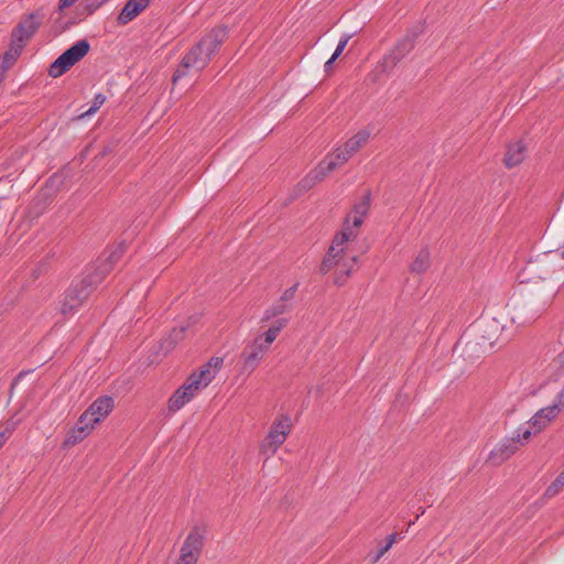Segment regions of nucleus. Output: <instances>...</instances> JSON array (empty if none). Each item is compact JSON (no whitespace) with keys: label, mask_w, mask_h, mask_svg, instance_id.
I'll return each mask as SVG.
<instances>
[{"label":"nucleus","mask_w":564,"mask_h":564,"mask_svg":"<svg viewBox=\"0 0 564 564\" xmlns=\"http://www.w3.org/2000/svg\"><path fill=\"white\" fill-rule=\"evenodd\" d=\"M349 217L345 218L343 229L336 234L333 242L325 254L319 271L322 274L327 273L334 267L339 268L344 261H346V243L354 240L357 234L348 226Z\"/></svg>","instance_id":"f257e3e1"},{"label":"nucleus","mask_w":564,"mask_h":564,"mask_svg":"<svg viewBox=\"0 0 564 564\" xmlns=\"http://www.w3.org/2000/svg\"><path fill=\"white\" fill-rule=\"evenodd\" d=\"M517 435L502 438L489 453L488 462L495 466H500L514 455L520 446L528 442L532 436L530 429L519 426L516 431Z\"/></svg>","instance_id":"f03ea898"},{"label":"nucleus","mask_w":564,"mask_h":564,"mask_svg":"<svg viewBox=\"0 0 564 564\" xmlns=\"http://www.w3.org/2000/svg\"><path fill=\"white\" fill-rule=\"evenodd\" d=\"M292 431L291 417L280 414L271 424L268 435L260 444L259 452L267 458L273 456Z\"/></svg>","instance_id":"7ed1b4c3"},{"label":"nucleus","mask_w":564,"mask_h":564,"mask_svg":"<svg viewBox=\"0 0 564 564\" xmlns=\"http://www.w3.org/2000/svg\"><path fill=\"white\" fill-rule=\"evenodd\" d=\"M89 51L90 44L86 39L77 41L50 65L48 75L53 78L61 77L82 61Z\"/></svg>","instance_id":"20e7f679"},{"label":"nucleus","mask_w":564,"mask_h":564,"mask_svg":"<svg viewBox=\"0 0 564 564\" xmlns=\"http://www.w3.org/2000/svg\"><path fill=\"white\" fill-rule=\"evenodd\" d=\"M417 36V32L411 31L398 41L393 48L387 53L379 63L381 70L383 73H390L414 48Z\"/></svg>","instance_id":"39448f33"},{"label":"nucleus","mask_w":564,"mask_h":564,"mask_svg":"<svg viewBox=\"0 0 564 564\" xmlns=\"http://www.w3.org/2000/svg\"><path fill=\"white\" fill-rule=\"evenodd\" d=\"M210 56L198 41L182 58L181 65L173 74V83L187 75L188 68L203 70L210 62Z\"/></svg>","instance_id":"423d86ee"},{"label":"nucleus","mask_w":564,"mask_h":564,"mask_svg":"<svg viewBox=\"0 0 564 564\" xmlns=\"http://www.w3.org/2000/svg\"><path fill=\"white\" fill-rule=\"evenodd\" d=\"M109 0H84L74 11V17L63 20L61 17L54 22L56 34H61L73 25L84 21L87 17L94 14L101 6Z\"/></svg>","instance_id":"0eeeda50"},{"label":"nucleus","mask_w":564,"mask_h":564,"mask_svg":"<svg viewBox=\"0 0 564 564\" xmlns=\"http://www.w3.org/2000/svg\"><path fill=\"white\" fill-rule=\"evenodd\" d=\"M45 18L43 8L25 15L12 30L11 36L13 42H22L25 44L39 30Z\"/></svg>","instance_id":"6e6552de"},{"label":"nucleus","mask_w":564,"mask_h":564,"mask_svg":"<svg viewBox=\"0 0 564 564\" xmlns=\"http://www.w3.org/2000/svg\"><path fill=\"white\" fill-rule=\"evenodd\" d=\"M204 546L203 531L195 527L186 536L178 561L175 564H197Z\"/></svg>","instance_id":"1a4fd4ad"},{"label":"nucleus","mask_w":564,"mask_h":564,"mask_svg":"<svg viewBox=\"0 0 564 564\" xmlns=\"http://www.w3.org/2000/svg\"><path fill=\"white\" fill-rule=\"evenodd\" d=\"M267 351L268 349L261 345V337H256L252 341L248 343L240 354L242 371L252 372L259 366Z\"/></svg>","instance_id":"9d476101"},{"label":"nucleus","mask_w":564,"mask_h":564,"mask_svg":"<svg viewBox=\"0 0 564 564\" xmlns=\"http://www.w3.org/2000/svg\"><path fill=\"white\" fill-rule=\"evenodd\" d=\"M216 371L209 370V365H204L199 371L193 372L180 387L187 393L189 400L203 388L207 387L214 379Z\"/></svg>","instance_id":"9b49d317"},{"label":"nucleus","mask_w":564,"mask_h":564,"mask_svg":"<svg viewBox=\"0 0 564 564\" xmlns=\"http://www.w3.org/2000/svg\"><path fill=\"white\" fill-rule=\"evenodd\" d=\"M102 281V276H96L93 272L85 275L79 281L74 282L67 292L72 296L76 297L80 305L90 295L94 288Z\"/></svg>","instance_id":"f8f14e48"},{"label":"nucleus","mask_w":564,"mask_h":564,"mask_svg":"<svg viewBox=\"0 0 564 564\" xmlns=\"http://www.w3.org/2000/svg\"><path fill=\"white\" fill-rule=\"evenodd\" d=\"M228 37V29L225 25L216 26L205 34L200 40V45L206 50L210 58L219 51L223 43Z\"/></svg>","instance_id":"ddd939ff"},{"label":"nucleus","mask_w":564,"mask_h":564,"mask_svg":"<svg viewBox=\"0 0 564 564\" xmlns=\"http://www.w3.org/2000/svg\"><path fill=\"white\" fill-rule=\"evenodd\" d=\"M124 242L119 243L113 249L109 251L106 256V252L98 258V267L93 272L96 276H102V279L112 270L113 265L122 258L126 252Z\"/></svg>","instance_id":"4468645a"},{"label":"nucleus","mask_w":564,"mask_h":564,"mask_svg":"<svg viewBox=\"0 0 564 564\" xmlns=\"http://www.w3.org/2000/svg\"><path fill=\"white\" fill-rule=\"evenodd\" d=\"M150 3V0H128L118 15V23L128 24L135 19Z\"/></svg>","instance_id":"2eb2a0df"},{"label":"nucleus","mask_w":564,"mask_h":564,"mask_svg":"<svg viewBox=\"0 0 564 564\" xmlns=\"http://www.w3.org/2000/svg\"><path fill=\"white\" fill-rule=\"evenodd\" d=\"M527 156V148L521 140L511 142L507 145L503 163L506 167L518 166Z\"/></svg>","instance_id":"dca6fc26"},{"label":"nucleus","mask_w":564,"mask_h":564,"mask_svg":"<svg viewBox=\"0 0 564 564\" xmlns=\"http://www.w3.org/2000/svg\"><path fill=\"white\" fill-rule=\"evenodd\" d=\"M370 200H371V194H370V192H367L362 196L361 200L354 205V208H352V213H354L352 225H350V221H349L348 226L350 228H352V230L357 235H358L357 228H359L362 225L364 218L367 216V214L369 212ZM347 217H349V220L351 219L350 215H348Z\"/></svg>","instance_id":"f3484780"},{"label":"nucleus","mask_w":564,"mask_h":564,"mask_svg":"<svg viewBox=\"0 0 564 564\" xmlns=\"http://www.w3.org/2000/svg\"><path fill=\"white\" fill-rule=\"evenodd\" d=\"M115 400L112 397L102 395L97 398L88 408L89 414L94 415L99 422L104 420L113 410Z\"/></svg>","instance_id":"a211bd4d"},{"label":"nucleus","mask_w":564,"mask_h":564,"mask_svg":"<svg viewBox=\"0 0 564 564\" xmlns=\"http://www.w3.org/2000/svg\"><path fill=\"white\" fill-rule=\"evenodd\" d=\"M351 156L352 154H348L344 147L337 148L334 153L324 159L319 165L324 172L328 174L329 172L346 163Z\"/></svg>","instance_id":"6ab92c4d"},{"label":"nucleus","mask_w":564,"mask_h":564,"mask_svg":"<svg viewBox=\"0 0 564 564\" xmlns=\"http://www.w3.org/2000/svg\"><path fill=\"white\" fill-rule=\"evenodd\" d=\"M371 132L368 129H360L357 133H355L351 138H349L345 144L344 148L347 150L348 154H355L357 153L362 147H365L369 139H370Z\"/></svg>","instance_id":"aec40b11"},{"label":"nucleus","mask_w":564,"mask_h":564,"mask_svg":"<svg viewBox=\"0 0 564 564\" xmlns=\"http://www.w3.org/2000/svg\"><path fill=\"white\" fill-rule=\"evenodd\" d=\"M186 327H175L161 340V349L166 354L175 348L177 343L184 339Z\"/></svg>","instance_id":"412c9836"},{"label":"nucleus","mask_w":564,"mask_h":564,"mask_svg":"<svg viewBox=\"0 0 564 564\" xmlns=\"http://www.w3.org/2000/svg\"><path fill=\"white\" fill-rule=\"evenodd\" d=\"M351 264H348L346 261L341 263L338 268V272L335 276L334 283L338 286L345 284L347 278L351 275V273L356 270L358 263V256H351L348 258Z\"/></svg>","instance_id":"4be33fe9"},{"label":"nucleus","mask_w":564,"mask_h":564,"mask_svg":"<svg viewBox=\"0 0 564 564\" xmlns=\"http://www.w3.org/2000/svg\"><path fill=\"white\" fill-rule=\"evenodd\" d=\"M326 175L327 174L324 172V170L318 164L315 170L310 172L303 180H301L299 182L297 187L300 191H308L315 184L323 181Z\"/></svg>","instance_id":"5701e85b"},{"label":"nucleus","mask_w":564,"mask_h":564,"mask_svg":"<svg viewBox=\"0 0 564 564\" xmlns=\"http://www.w3.org/2000/svg\"><path fill=\"white\" fill-rule=\"evenodd\" d=\"M292 307V304H288L279 299V301L264 311L261 322H269L275 316L290 312Z\"/></svg>","instance_id":"b1692460"},{"label":"nucleus","mask_w":564,"mask_h":564,"mask_svg":"<svg viewBox=\"0 0 564 564\" xmlns=\"http://www.w3.org/2000/svg\"><path fill=\"white\" fill-rule=\"evenodd\" d=\"M430 267V251L427 248H423L419 251L417 256L410 265L411 272L423 273Z\"/></svg>","instance_id":"393cba45"},{"label":"nucleus","mask_w":564,"mask_h":564,"mask_svg":"<svg viewBox=\"0 0 564 564\" xmlns=\"http://www.w3.org/2000/svg\"><path fill=\"white\" fill-rule=\"evenodd\" d=\"M187 393L178 388L169 400V409L172 412H176L182 409L187 402H189Z\"/></svg>","instance_id":"a878e982"},{"label":"nucleus","mask_w":564,"mask_h":564,"mask_svg":"<svg viewBox=\"0 0 564 564\" xmlns=\"http://www.w3.org/2000/svg\"><path fill=\"white\" fill-rule=\"evenodd\" d=\"M99 423L98 420L94 415L89 414V410L87 409L78 419L75 426L78 427V431L85 432L86 434H89L90 431L94 429L95 424Z\"/></svg>","instance_id":"bb28decb"},{"label":"nucleus","mask_w":564,"mask_h":564,"mask_svg":"<svg viewBox=\"0 0 564 564\" xmlns=\"http://www.w3.org/2000/svg\"><path fill=\"white\" fill-rule=\"evenodd\" d=\"M82 305L76 300V297L65 292V296L61 303V313L63 315L74 314Z\"/></svg>","instance_id":"cd10ccee"},{"label":"nucleus","mask_w":564,"mask_h":564,"mask_svg":"<svg viewBox=\"0 0 564 564\" xmlns=\"http://www.w3.org/2000/svg\"><path fill=\"white\" fill-rule=\"evenodd\" d=\"M399 534L398 533H391L387 536V542L384 545L380 547V550L373 554L370 555V562L372 564L377 563L390 549L391 546L397 542Z\"/></svg>","instance_id":"c85d7f7f"},{"label":"nucleus","mask_w":564,"mask_h":564,"mask_svg":"<svg viewBox=\"0 0 564 564\" xmlns=\"http://www.w3.org/2000/svg\"><path fill=\"white\" fill-rule=\"evenodd\" d=\"M106 96L104 94H97L94 97L93 105L84 112L79 115V118L90 117L95 112L99 110V108L105 104Z\"/></svg>","instance_id":"c756f323"},{"label":"nucleus","mask_w":564,"mask_h":564,"mask_svg":"<svg viewBox=\"0 0 564 564\" xmlns=\"http://www.w3.org/2000/svg\"><path fill=\"white\" fill-rule=\"evenodd\" d=\"M564 487V470L555 478V480L545 489L544 496L552 498L558 494Z\"/></svg>","instance_id":"7c9ffc66"},{"label":"nucleus","mask_w":564,"mask_h":564,"mask_svg":"<svg viewBox=\"0 0 564 564\" xmlns=\"http://www.w3.org/2000/svg\"><path fill=\"white\" fill-rule=\"evenodd\" d=\"M88 434H86L85 432H80L78 431V427L75 426L70 433L66 436L65 441H64V446L65 447H70V446H74L76 445L77 443H79L80 441H83Z\"/></svg>","instance_id":"2f4dec72"},{"label":"nucleus","mask_w":564,"mask_h":564,"mask_svg":"<svg viewBox=\"0 0 564 564\" xmlns=\"http://www.w3.org/2000/svg\"><path fill=\"white\" fill-rule=\"evenodd\" d=\"M538 417H542L544 422L551 423L558 414L557 405H549L540 409L538 412Z\"/></svg>","instance_id":"473e14b6"},{"label":"nucleus","mask_w":564,"mask_h":564,"mask_svg":"<svg viewBox=\"0 0 564 564\" xmlns=\"http://www.w3.org/2000/svg\"><path fill=\"white\" fill-rule=\"evenodd\" d=\"M529 425L527 429H530L533 434H538L543 431L550 423L544 422L542 417H538V413H535L528 422Z\"/></svg>","instance_id":"72a5a7b5"},{"label":"nucleus","mask_w":564,"mask_h":564,"mask_svg":"<svg viewBox=\"0 0 564 564\" xmlns=\"http://www.w3.org/2000/svg\"><path fill=\"white\" fill-rule=\"evenodd\" d=\"M280 333L275 330V328L269 327V329L261 335V345H263L268 350L271 344L276 339Z\"/></svg>","instance_id":"f704fd0d"},{"label":"nucleus","mask_w":564,"mask_h":564,"mask_svg":"<svg viewBox=\"0 0 564 564\" xmlns=\"http://www.w3.org/2000/svg\"><path fill=\"white\" fill-rule=\"evenodd\" d=\"M299 285L300 283L296 282L295 284H293L291 288L286 289L283 294L281 295L280 300L288 303V304H291L290 302L294 299L295 296V293L299 289Z\"/></svg>","instance_id":"c9c22d12"},{"label":"nucleus","mask_w":564,"mask_h":564,"mask_svg":"<svg viewBox=\"0 0 564 564\" xmlns=\"http://www.w3.org/2000/svg\"><path fill=\"white\" fill-rule=\"evenodd\" d=\"M354 34H344L338 44H337V47L335 50V52L333 53V55H335V57H339L340 54L344 52L345 47L347 46L349 40L352 37Z\"/></svg>","instance_id":"e433bc0d"},{"label":"nucleus","mask_w":564,"mask_h":564,"mask_svg":"<svg viewBox=\"0 0 564 564\" xmlns=\"http://www.w3.org/2000/svg\"><path fill=\"white\" fill-rule=\"evenodd\" d=\"M24 45L25 44L22 42H13V37L11 36L10 48L8 50V52L11 53V55H13V58L18 59V57L21 55L24 48Z\"/></svg>","instance_id":"4c0bfd02"},{"label":"nucleus","mask_w":564,"mask_h":564,"mask_svg":"<svg viewBox=\"0 0 564 564\" xmlns=\"http://www.w3.org/2000/svg\"><path fill=\"white\" fill-rule=\"evenodd\" d=\"M24 45L25 44L22 42H13V37L11 36L10 48L8 50V52L11 53V55H13V58L18 59V57L21 55L24 48Z\"/></svg>","instance_id":"58836bf2"},{"label":"nucleus","mask_w":564,"mask_h":564,"mask_svg":"<svg viewBox=\"0 0 564 564\" xmlns=\"http://www.w3.org/2000/svg\"><path fill=\"white\" fill-rule=\"evenodd\" d=\"M288 323L289 318L283 317L274 321L270 327L275 328L278 333H281V330L288 325Z\"/></svg>","instance_id":"ea45409f"},{"label":"nucleus","mask_w":564,"mask_h":564,"mask_svg":"<svg viewBox=\"0 0 564 564\" xmlns=\"http://www.w3.org/2000/svg\"><path fill=\"white\" fill-rule=\"evenodd\" d=\"M553 405H557L558 412H561L562 408L564 406V384L561 391L556 394Z\"/></svg>","instance_id":"a19ab883"},{"label":"nucleus","mask_w":564,"mask_h":564,"mask_svg":"<svg viewBox=\"0 0 564 564\" xmlns=\"http://www.w3.org/2000/svg\"><path fill=\"white\" fill-rule=\"evenodd\" d=\"M0 61L6 62L7 67L10 68L15 63L17 59L13 58V55H11V53L7 51L4 52L3 56L0 57Z\"/></svg>","instance_id":"79ce46f5"},{"label":"nucleus","mask_w":564,"mask_h":564,"mask_svg":"<svg viewBox=\"0 0 564 564\" xmlns=\"http://www.w3.org/2000/svg\"><path fill=\"white\" fill-rule=\"evenodd\" d=\"M77 0H59L58 1V8L57 11L61 14V12L70 6H73Z\"/></svg>","instance_id":"37998d69"},{"label":"nucleus","mask_w":564,"mask_h":564,"mask_svg":"<svg viewBox=\"0 0 564 564\" xmlns=\"http://www.w3.org/2000/svg\"><path fill=\"white\" fill-rule=\"evenodd\" d=\"M223 364V359L221 358H218V357H214L212 358L206 365H209V368L214 367V368H219ZM212 371V369H209Z\"/></svg>","instance_id":"c03bdc74"},{"label":"nucleus","mask_w":564,"mask_h":564,"mask_svg":"<svg viewBox=\"0 0 564 564\" xmlns=\"http://www.w3.org/2000/svg\"><path fill=\"white\" fill-rule=\"evenodd\" d=\"M338 57H335V55H332L330 58H328L326 62H325V72H329L333 67V64L335 63V61L337 59Z\"/></svg>","instance_id":"a18cd8bd"},{"label":"nucleus","mask_w":564,"mask_h":564,"mask_svg":"<svg viewBox=\"0 0 564 564\" xmlns=\"http://www.w3.org/2000/svg\"><path fill=\"white\" fill-rule=\"evenodd\" d=\"M15 427H17V422L9 421L6 423L4 431L7 433H9V435H11L13 433V431L15 430Z\"/></svg>","instance_id":"49530a36"},{"label":"nucleus","mask_w":564,"mask_h":564,"mask_svg":"<svg viewBox=\"0 0 564 564\" xmlns=\"http://www.w3.org/2000/svg\"><path fill=\"white\" fill-rule=\"evenodd\" d=\"M32 372V370H22L13 380L12 386L17 384L19 380H21L25 375Z\"/></svg>","instance_id":"de8ad7c7"},{"label":"nucleus","mask_w":564,"mask_h":564,"mask_svg":"<svg viewBox=\"0 0 564 564\" xmlns=\"http://www.w3.org/2000/svg\"><path fill=\"white\" fill-rule=\"evenodd\" d=\"M9 436H10L9 433H7L4 430L0 431V441H3V444L9 438Z\"/></svg>","instance_id":"09e8293b"},{"label":"nucleus","mask_w":564,"mask_h":564,"mask_svg":"<svg viewBox=\"0 0 564 564\" xmlns=\"http://www.w3.org/2000/svg\"><path fill=\"white\" fill-rule=\"evenodd\" d=\"M425 512V509L424 508H421V510H419V513L423 514Z\"/></svg>","instance_id":"8fccbe9b"},{"label":"nucleus","mask_w":564,"mask_h":564,"mask_svg":"<svg viewBox=\"0 0 564 564\" xmlns=\"http://www.w3.org/2000/svg\"><path fill=\"white\" fill-rule=\"evenodd\" d=\"M425 512V509L424 508H421V510H419V513L423 514Z\"/></svg>","instance_id":"3c124183"},{"label":"nucleus","mask_w":564,"mask_h":564,"mask_svg":"<svg viewBox=\"0 0 564 564\" xmlns=\"http://www.w3.org/2000/svg\"><path fill=\"white\" fill-rule=\"evenodd\" d=\"M3 446V441H0V448Z\"/></svg>","instance_id":"603ef678"}]
</instances>
